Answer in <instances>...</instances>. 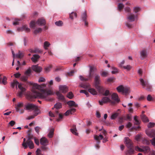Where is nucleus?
<instances>
[{"label": "nucleus", "instance_id": "cd10ccee", "mask_svg": "<svg viewBox=\"0 0 155 155\" xmlns=\"http://www.w3.org/2000/svg\"><path fill=\"white\" fill-rule=\"evenodd\" d=\"M94 139L97 141H100V140H102L104 138L103 136L101 134H100L99 136L97 135H94Z\"/></svg>", "mask_w": 155, "mask_h": 155}, {"label": "nucleus", "instance_id": "37998d69", "mask_svg": "<svg viewBox=\"0 0 155 155\" xmlns=\"http://www.w3.org/2000/svg\"><path fill=\"white\" fill-rule=\"evenodd\" d=\"M112 69L114 70L111 72L112 74H115L118 72V70L116 68L114 67H112Z\"/></svg>", "mask_w": 155, "mask_h": 155}, {"label": "nucleus", "instance_id": "69168bd1", "mask_svg": "<svg viewBox=\"0 0 155 155\" xmlns=\"http://www.w3.org/2000/svg\"><path fill=\"white\" fill-rule=\"evenodd\" d=\"M141 134H137L135 137V139L137 141L140 140V139L141 138Z\"/></svg>", "mask_w": 155, "mask_h": 155}, {"label": "nucleus", "instance_id": "09e8293b", "mask_svg": "<svg viewBox=\"0 0 155 155\" xmlns=\"http://www.w3.org/2000/svg\"><path fill=\"white\" fill-rule=\"evenodd\" d=\"M55 24L58 26H61L63 25V23L62 21H58L56 22H55Z\"/></svg>", "mask_w": 155, "mask_h": 155}, {"label": "nucleus", "instance_id": "7c9ffc66", "mask_svg": "<svg viewBox=\"0 0 155 155\" xmlns=\"http://www.w3.org/2000/svg\"><path fill=\"white\" fill-rule=\"evenodd\" d=\"M141 119L144 122H148L149 120L147 117L144 114H142L141 116Z\"/></svg>", "mask_w": 155, "mask_h": 155}, {"label": "nucleus", "instance_id": "79ce46f5", "mask_svg": "<svg viewBox=\"0 0 155 155\" xmlns=\"http://www.w3.org/2000/svg\"><path fill=\"white\" fill-rule=\"evenodd\" d=\"M67 97L70 99H72L74 97V95L71 92H69L67 95Z\"/></svg>", "mask_w": 155, "mask_h": 155}, {"label": "nucleus", "instance_id": "4468645a", "mask_svg": "<svg viewBox=\"0 0 155 155\" xmlns=\"http://www.w3.org/2000/svg\"><path fill=\"white\" fill-rule=\"evenodd\" d=\"M82 20L84 22V24L86 26H87L88 23L87 21V15L86 11L84 12L81 15Z\"/></svg>", "mask_w": 155, "mask_h": 155}, {"label": "nucleus", "instance_id": "a18cd8bd", "mask_svg": "<svg viewBox=\"0 0 155 155\" xmlns=\"http://www.w3.org/2000/svg\"><path fill=\"white\" fill-rule=\"evenodd\" d=\"M27 143V140L26 141V139L25 138L23 139V142L22 144V146L24 147L25 149H26L27 148V146L26 144Z\"/></svg>", "mask_w": 155, "mask_h": 155}, {"label": "nucleus", "instance_id": "4be33fe9", "mask_svg": "<svg viewBox=\"0 0 155 155\" xmlns=\"http://www.w3.org/2000/svg\"><path fill=\"white\" fill-rule=\"evenodd\" d=\"M101 88H102V92H101L100 91H98L100 93L102 94L103 95L105 96H107L110 94V91L109 90H106L105 91H104V88L102 87Z\"/></svg>", "mask_w": 155, "mask_h": 155}, {"label": "nucleus", "instance_id": "f8f14e48", "mask_svg": "<svg viewBox=\"0 0 155 155\" xmlns=\"http://www.w3.org/2000/svg\"><path fill=\"white\" fill-rule=\"evenodd\" d=\"M36 24L40 26L45 25L46 23L44 18H39L36 22Z\"/></svg>", "mask_w": 155, "mask_h": 155}, {"label": "nucleus", "instance_id": "e433bc0d", "mask_svg": "<svg viewBox=\"0 0 155 155\" xmlns=\"http://www.w3.org/2000/svg\"><path fill=\"white\" fill-rule=\"evenodd\" d=\"M49 115L51 117H56V115L58 114V110H56L55 111V114H53L51 111H50L49 112Z\"/></svg>", "mask_w": 155, "mask_h": 155}, {"label": "nucleus", "instance_id": "dca6fc26", "mask_svg": "<svg viewBox=\"0 0 155 155\" xmlns=\"http://www.w3.org/2000/svg\"><path fill=\"white\" fill-rule=\"evenodd\" d=\"M18 88L21 90V91L19 92L18 95L20 97H21L23 95V93L25 90V89L22 86V84L18 85Z\"/></svg>", "mask_w": 155, "mask_h": 155}, {"label": "nucleus", "instance_id": "ea45409f", "mask_svg": "<svg viewBox=\"0 0 155 155\" xmlns=\"http://www.w3.org/2000/svg\"><path fill=\"white\" fill-rule=\"evenodd\" d=\"M119 113H118L116 112L113 113L111 115L110 118L112 120L115 119L118 116Z\"/></svg>", "mask_w": 155, "mask_h": 155}, {"label": "nucleus", "instance_id": "13d9d810", "mask_svg": "<svg viewBox=\"0 0 155 155\" xmlns=\"http://www.w3.org/2000/svg\"><path fill=\"white\" fill-rule=\"evenodd\" d=\"M124 69L127 70V71H130L131 68V67L129 65L127 66H123V67Z\"/></svg>", "mask_w": 155, "mask_h": 155}, {"label": "nucleus", "instance_id": "c03bdc74", "mask_svg": "<svg viewBox=\"0 0 155 155\" xmlns=\"http://www.w3.org/2000/svg\"><path fill=\"white\" fill-rule=\"evenodd\" d=\"M42 29L41 28H38L34 31V34L36 35L38 33L41 32L42 31Z\"/></svg>", "mask_w": 155, "mask_h": 155}, {"label": "nucleus", "instance_id": "774afa93", "mask_svg": "<svg viewBox=\"0 0 155 155\" xmlns=\"http://www.w3.org/2000/svg\"><path fill=\"white\" fill-rule=\"evenodd\" d=\"M51 68L52 65H50L45 68V70L46 72H48L50 71V69Z\"/></svg>", "mask_w": 155, "mask_h": 155}, {"label": "nucleus", "instance_id": "de8ad7c7", "mask_svg": "<svg viewBox=\"0 0 155 155\" xmlns=\"http://www.w3.org/2000/svg\"><path fill=\"white\" fill-rule=\"evenodd\" d=\"M76 17L77 16V13L75 12H72L69 15L70 18L72 19H73V16Z\"/></svg>", "mask_w": 155, "mask_h": 155}, {"label": "nucleus", "instance_id": "39448f33", "mask_svg": "<svg viewBox=\"0 0 155 155\" xmlns=\"http://www.w3.org/2000/svg\"><path fill=\"white\" fill-rule=\"evenodd\" d=\"M95 68L93 66H91L90 67V71L89 72V77L88 78H84V77H83L82 76H79L80 79L81 80L83 81H87L89 80H90L93 77V74H92L93 72L95 70Z\"/></svg>", "mask_w": 155, "mask_h": 155}, {"label": "nucleus", "instance_id": "a19ab883", "mask_svg": "<svg viewBox=\"0 0 155 155\" xmlns=\"http://www.w3.org/2000/svg\"><path fill=\"white\" fill-rule=\"evenodd\" d=\"M101 75L102 77H106L109 75V73L107 71H101Z\"/></svg>", "mask_w": 155, "mask_h": 155}, {"label": "nucleus", "instance_id": "49530a36", "mask_svg": "<svg viewBox=\"0 0 155 155\" xmlns=\"http://www.w3.org/2000/svg\"><path fill=\"white\" fill-rule=\"evenodd\" d=\"M140 10V8L139 7H135L133 8V11L135 13L139 12Z\"/></svg>", "mask_w": 155, "mask_h": 155}, {"label": "nucleus", "instance_id": "6e6d98bb", "mask_svg": "<svg viewBox=\"0 0 155 155\" xmlns=\"http://www.w3.org/2000/svg\"><path fill=\"white\" fill-rule=\"evenodd\" d=\"M125 11L126 12H128L131 13V9L129 7H126L124 8Z\"/></svg>", "mask_w": 155, "mask_h": 155}, {"label": "nucleus", "instance_id": "aec40b11", "mask_svg": "<svg viewBox=\"0 0 155 155\" xmlns=\"http://www.w3.org/2000/svg\"><path fill=\"white\" fill-rule=\"evenodd\" d=\"M72 128L70 129L71 131L73 134L75 135H78V133L77 132V130L76 129V126L75 125H73L72 126Z\"/></svg>", "mask_w": 155, "mask_h": 155}, {"label": "nucleus", "instance_id": "b1692460", "mask_svg": "<svg viewBox=\"0 0 155 155\" xmlns=\"http://www.w3.org/2000/svg\"><path fill=\"white\" fill-rule=\"evenodd\" d=\"M56 94L57 95L58 97V98L59 100L62 101H64V96L59 91H57L56 92Z\"/></svg>", "mask_w": 155, "mask_h": 155}, {"label": "nucleus", "instance_id": "2f4dec72", "mask_svg": "<svg viewBox=\"0 0 155 155\" xmlns=\"http://www.w3.org/2000/svg\"><path fill=\"white\" fill-rule=\"evenodd\" d=\"M62 107V104L60 103H57L54 105V107L52 108L53 109L54 108L56 109H58L61 108Z\"/></svg>", "mask_w": 155, "mask_h": 155}, {"label": "nucleus", "instance_id": "f704fd0d", "mask_svg": "<svg viewBox=\"0 0 155 155\" xmlns=\"http://www.w3.org/2000/svg\"><path fill=\"white\" fill-rule=\"evenodd\" d=\"M50 45V44L49 42L47 41H45L44 43V48L45 50H47L48 48L49 47Z\"/></svg>", "mask_w": 155, "mask_h": 155}, {"label": "nucleus", "instance_id": "20e7f679", "mask_svg": "<svg viewBox=\"0 0 155 155\" xmlns=\"http://www.w3.org/2000/svg\"><path fill=\"white\" fill-rule=\"evenodd\" d=\"M94 81L96 88L97 89L98 91H100L101 92H102V88H101V87L99 85L100 81V77L99 75L97 74L95 75Z\"/></svg>", "mask_w": 155, "mask_h": 155}, {"label": "nucleus", "instance_id": "9d476101", "mask_svg": "<svg viewBox=\"0 0 155 155\" xmlns=\"http://www.w3.org/2000/svg\"><path fill=\"white\" fill-rule=\"evenodd\" d=\"M111 99L112 101L114 102L113 103H111L112 104H114L116 103H118L120 100L118 99V97L117 94L115 93H113L111 95Z\"/></svg>", "mask_w": 155, "mask_h": 155}, {"label": "nucleus", "instance_id": "6ab92c4d", "mask_svg": "<svg viewBox=\"0 0 155 155\" xmlns=\"http://www.w3.org/2000/svg\"><path fill=\"white\" fill-rule=\"evenodd\" d=\"M60 91L63 93H66L68 91V87L65 86H59Z\"/></svg>", "mask_w": 155, "mask_h": 155}, {"label": "nucleus", "instance_id": "f03ea898", "mask_svg": "<svg viewBox=\"0 0 155 155\" xmlns=\"http://www.w3.org/2000/svg\"><path fill=\"white\" fill-rule=\"evenodd\" d=\"M117 90L119 92H122L123 94L127 95L130 93V89L127 87H124L120 85L117 88Z\"/></svg>", "mask_w": 155, "mask_h": 155}, {"label": "nucleus", "instance_id": "052dcab7", "mask_svg": "<svg viewBox=\"0 0 155 155\" xmlns=\"http://www.w3.org/2000/svg\"><path fill=\"white\" fill-rule=\"evenodd\" d=\"M34 115L35 117V116H37L38 114V113L39 112V110L38 108V107H37V109L36 110H34Z\"/></svg>", "mask_w": 155, "mask_h": 155}, {"label": "nucleus", "instance_id": "9b49d317", "mask_svg": "<svg viewBox=\"0 0 155 155\" xmlns=\"http://www.w3.org/2000/svg\"><path fill=\"white\" fill-rule=\"evenodd\" d=\"M124 140H125V143L126 146L128 148L133 147V142L128 137H125L124 138Z\"/></svg>", "mask_w": 155, "mask_h": 155}, {"label": "nucleus", "instance_id": "4d7b16f0", "mask_svg": "<svg viewBox=\"0 0 155 155\" xmlns=\"http://www.w3.org/2000/svg\"><path fill=\"white\" fill-rule=\"evenodd\" d=\"M46 146L42 145L41 147V148L42 150L44 151H46L47 150L49 149L48 147Z\"/></svg>", "mask_w": 155, "mask_h": 155}, {"label": "nucleus", "instance_id": "2eb2a0df", "mask_svg": "<svg viewBox=\"0 0 155 155\" xmlns=\"http://www.w3.org/2000/svg\"><path fill=\"white\" fill-rule=\"evenodd\" d=\"M48 141L45 137H43L40 140V143L42 145L47 146L48 144Z\"/></svg>", "mask_w": 155, "mask_h": 155}, {"label": "nucleus", "instance_id": "c9c22d12", "mask_svg": "<svg viewBox=\"0 0 155 155\" xmlns=\"http://www.w3.org/2000/svg\"><path fill=\"white\" fill-rule=\"evenodd\" d=\"M90 86V85L88 83H81L80 86L84 89H87Z\"/></svg>", "mask_w": 155, "mask_h": 155}, {"label": "nucleus", "instance_id": "4c0bfd02", "mask_svg": "<svg viewBox=\"0 0 155 155\" xmlns=\"http://www.w3.org/2000/svg\"><path fill=\"white\" fill-rule=\"evenodd\" d=\"M88 91L93 95H96L97 94V92L95 89L93 88H90L88 89Z\"/></svg>", "mask_w": 155, "mask_h": 155}, {"label": "nucleus", "instance_id": "3c124183", "mask_svg": "<svg viewBox=\"0 0 155 155\" xmlns=\"http://www.w3.org/2000/svg\"><path fill=\"white\" fill-rule=\"evenodd\" d=\"M36 22L34 21H31L30 23V27L32 28H35V27Z\"/></svg>", "mask_w": 155, "mask_h": 155}, {"label": "nucleus", "instance_id": "6e6552de", "mask_svg": "<svg viewBox=\"0 0 155 155\" xmlns=\"http://www.w3.org/2000/svg\"><path fill=\"white\" fill-rule=\"evenodd\" d=\"M137 15H135L133 13H130L127 15V19L129 21L132 22L134 21L137 18Z\"/></svg>", "mask_w": 155, "mask_h": 155}, {"label": "nucleus", "instance_id": "f257e3e1", "mask_svg": "<svg viewBox=\"0 0 155 155\" xmlns=\"http://www.w3.org/2000/svg\"><path fill=\"white\" fill-rule=\"evenodd\" d=\"M53 81L51 80L49 82L48 87L50 88V86L53 85ZM46 85L42 84L39 85L35 84L34 85L32 91L33 94H29L28 96L30 100L33 98H40L47 101H51L53 99L51 98L50 96L54 94L52 90L48 88L43 89L42 88L45 87Z\"/></svg>", "mask_w": 155, "mask_h": 155}, {"label": "nucleus", "instance_id": "58836bf2", "mask_svg": "<svg viewBox=\"0 0 155 155\" xmlns=\"http://www.w3.org/2000/svg\"><path fill=\"white\" fill-rule=\"evenodd\" d=\"M16 56L17 58H21L24 56V53L22 52L19 51L18 53L16 54Z\"/></svg>", "mask_w": 155, "mask_h": 155}, {"label": "nucleus", "instance_id": "473e14b6", "mask_svg": "<svg viewBox=\"0 0 155 155\" xmlns=\"http://www.w3.org/2000/svg\"><path fill=\"white\" fill-rule=\"evenodd\" d=\"M117 7L118 10L119 12H121L124 7V5L122 3H119Z\"/></svg>", "mask_w": 155, "mask_h": 155}, {"label": "nucleus", "instance_id": "5701e85b", "mask_svg": "<svg viewBox=\"0 0 155 155\" xmlns=\"http://www.w3.org/2000/svg\"><path fill=\"white\" fill-rule=\"evenodd\" d=\"M67 104L70 107H77L78 105L76 104L75 102L74 101H70L67 103Z\"/></svg>", "mask_w": 155, "mask_h": 155}, {"label": "nucleus", "instance_id": "0eeeda50", "mask_svg": "<svg viewBox=\"0 0 155 155\" xmlns=\"http://www.w3.org/2000/svg\"><path fill=\"white\" fill-rule=\"evenodd\" d=\"M108 102L111 103H114L109 98L107 97H102L101 100L99 101V103L101 105H102L104 104L107 103Z\"/></svg>", "mask_w": 155, "mask_h": 155}, {"label": "nucleus", "instance_id": "f3484780", "mask_svg": "<svg viewBox=\"0 0 155 155\" xmlns=\"http://www.w3.org/2000/svg\"><path fill=\"white\" fill-rule=\"evenodd\" d=\"M40 58V56L37 54H34L33 57L31 58V60L32 61L35 63H37L39 60Z\"/></svg>", "mask_w": 155, "mask_h": 155}, {"label": "nucleus", "instance_id": "bf43d9fd", "mask_svg": "<svg viewBox=\"0 0 155 155\" xmlns=\"http://www.w3.org/2000/svg\"><path fill=\"white\" fill-rule=\"evenodd\" d=\"M80 93H83L87 97L89 96V93L85 90H81L80 91Z\"/></svg>", "mask_w": 155, "mask_h": 155}, {"label": "nucleus", "instance_id": "e2e57ef3", "mask_svg": "<svg viewBox=\"0 0 155 155\" xmlns=\"http://www.w3.org/2000/svg\"><path fill=\"white\" fill-rule=\"evenodd\" d=\"M135 150L136 151H137L139 152H143V148H140L138 146H136L135 147Z\"/></svg>", "mask_w": 155, "mask_h": 155}, {"label": "nucleus", "instance_id": "72a5a7b5", "mask_svg": "<svg viewBox=\"0 0 155 155\" xmlns=\"http://www.w3.org/2000/svg\"><path fill=\"white\" fill-rule=\"evenodd\" d=\"M31 132V130H29L28 131V139L27 140H31L33 138V136L30 133Z\"/></svg>", "mask_w": 155, "mask_h": 155}, {"label": "nucleus", "instance_id": "c85d7f7f", "mask_svg": "<svg viewBox=\"0 0 155 155\" xmlns=\"http://www.w3.org/2000/svg\"><path fill=\"white\" fill-rule=\"evenodd\" d=\"M142 147L143 148V152L145 153H148L150 150V149L148 146H143Z\"/></svg>", "mask_w": 155, "mask_h": 155}, {"label": "nucleus", "instance_id": "ddd939ff", "mask_svg": "<svg viewBox=\"0 0 155 155\" xmlns=\"http://www.w3.org/2000/svg\"><path fill=\"white\" fill-rule=\"evenodd\" d=\"M32 69L35 72L37 73L40 72L42 71V68L38 65H33L31 67Z\"/></svg>", "mask_w": 155, "mask_h": 155}, {"label": "nucleus", "instance_id": "1a4fd4ad", "mask_svg": "<svg viewBox=\"0 0 155 155\" xmlns=\"http://www.w3.org/2000/svg\"><path fill=\"white\" fill-rule=\"evenodd\" d=\"M37 106L32 104L28 103L25 105V107L27 110H36L37 109Z\"/></svg>", "mask_w": 155, "mask_h": 155}, {"label": "nucleus", "instance_id": "603ef678", "mask_svg": "<svg viewBox=\"0 0 155 155\" xmlns=\"http://www.w3.org/2000/svg\"><path fill=\"white\" fill-rule=\"evenodd\" d=\"M147 100L148 101H152L154 100V99L150 94L148 95L147 97Z\"/></svg>", "mask_w": 155, "mask_h": 155}, {"label": "nucleus", "instance_id": "680f3d73", "mask_svg": "<svg viewBox=\"0 0 155 155\" xmlns=\"http://www.w3.org/2000/svg\"><path fill=\"white\" fill-rule=\"evenodd\" d=\"M28 77L25 76H22L21 77V79L22 81L26 82L27 81Z\"/></svg>", "mask_w": 155, "mask_h": 155}, {"label": "nucleus", "instance_id": "864d4df0", "mask_svg": "<svg viewBox=\"0 0 155 155\" xmlns=\"http://www.w3.org/2000/svg\"><path fill=\"white\" fill-rule=\"evenodd\" d=\"M143 143L145 144L149 145L150 144V141L147 139H144L142 141Z\"/></svg>", "mask_w": 155, "mask_h": 155}, {"label": "nucleus", "instance_id": "a211bd4d", "mask_svg": "<svg viewBox=\"0 0 155 155\" xmlns=\"http://www.w3.org/2000/svg\"><path fill=\"white\" fill-rule=\"evenodd\" d=\"M140 58L141 60L143 59L144 58L147 57V54L146 50L144 49L140 51Z\"/></svg>", "mask_w": 155, "mask_h": 155}, {"label": "nucleus", "instance_id": "5fc2aeb1", "mask_svg": "<svg viewBox=\"0 0 155 155\" xmlns=\"http://www.w3.org/2000/svg\"><path fill=\"white\" fill-rule=\"evenodd\" d=\"M155 126V123H154L150 122L147 124V127L148 128H152Z\"/></svg>", "mask_w": 155, "mask_h": 155}, {"label": "nucleus", "instance_id": "412c9836", "mask_svg": "<svg viewBox=\"0 0 155 155\" xmlns=\"http://www.w3.org/2000/svg\"><path fill=\"white\" fill-rule=\"evenodd\" d=\"M26 144L27 146V147H28L31 149H33L34 147L33 143L31 140H27Z\"/></svg>", "mask_w": 155, "mask_h": 155}, {"label": "nucleus", "instance_id": "338daca9", "mask_svg": "<svg viewBox=\"0 0 155 155\" xmlns=\"http://www.w3.org/2000/svg\"><path fill=\"white\" fill-rule=\"evenodd\" d=\"M36 155H43L41 153V151L39 149H38L36 152Z\"/></svg>", "mask_w": 155, "mask_h": 155}, {"label": "nucleus", "instance_id": "8fccbe9b", "mask_svg": "<svg viewBox=\"0 0 155 155\" xmlns=\"http://www.w3.org/2000/svg\"><path fill=\"white\" fill-rule=\"evenodd\" d=\"M137 116H135L134 117V120L135 121L134 124L136 125H139L140 124V123L139 121L137 119Z\"/></svg>", "mask_w": 155, "mask_h": 155}, {"label": "nucleus", "instance_id": "c756f323", "mask_svg": "<svg viewBox=\"0 0 155 155\" xmlns=\"http://www.w3.org/2000/svg\"><path fill=\"white\" fill-rule=\"evenodd\" d=\"M54 129L53 128H51L50 130V131L48 134V136L50 138L53 137L54 134Z\"/></svg>", "mask_w": 155, "mask_h": 155}, {"label": "nucleus", "instance_id": "423d86ee", "mask_svg": "<svg viewBox=\"0 0 155 155\" xmlns=\"http://www.w3.org/2000/svg\"><path fill=\"white\" fill-rule=\"evenodd\" d=\"M146 134L149 137H155V130H152L150 131H146ZM152 144L155 146V137L151 141Z\"/></svg>", "mask_w": 155, "mask_h": 155}, {"label": "nucleus", "instance_id": "7ed1b4c3", "mask_svg": "<svg viewBox=\"0 0 155 155\" xmlns=\"http://www.w3.org/2000/svg\"><path fill=\"white\" fill-rule=\"evenodd\" d=\"M140 84L143 86V87L145 88L148 91H151L152 89V86L147 82H145L142 78H140Z\"/></svg>", "mask_w": 155, "mask_h": 155}, {"label": "nucleus", "instance_id": "393cba45", "mask_svg": "<svg viewBox=\"0 0 155 155\" xmlns=\"http://www.w3.org/2000/svg\"><path fill=\"white\" fill-rule=\"evenodd\" d=\"M21 84V83H19L16 80H14L13 81L12 83L11 84V87L14 88L15 86L16 88L17 89V86H18L19 84Z\"/></svg>", "mask_w": 155, "mask_h": 155}, {"label": "nucleus", "instance_id": "a878e982", "mask_svg": "<svg viewBox=\"0 0 155 155\" xmlns=\"http://www.w3.org/2000/svg\"><path fill=\"white\" fill-rule=\"evenodd\" d=\"M31 53H38L41 52V51L40 50H39L38 48H35L34 49H30L28 50Z\"/></svg>", "mask_w": 155, "mask_h": 155}, {"label": "nucleus", "instance_id": "bb28decb", "mask_svg": "<svg viewBox=\"0 0 155 155\" xmlns=\"http://www.w3.org/2000/svg\"><path fill=\"white\" fill-rule=\"evenodd\" d=\"M129 150H127L126 153L127 155H130L133 154L134 152V147L128 148Z\"/></svg>", "mask_w": 155, "mask_h": 155}, {"label": "nucleus", "instance_id": "0e129e2a", "mask_svg": "<svg viewBox=\"0 0 155 155\" xmlns=\"http://www.w3.org/2000/svg\"><path fill=\"white\" fill-rule=\"evenodd\" d=\"M31 72V70L30 68H29L25 71V74L29 76Z\"/></svg>", "mask_w": 155, "mask_h": 155}]
</instances>
